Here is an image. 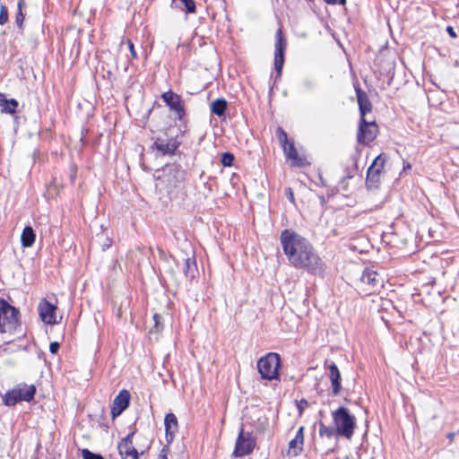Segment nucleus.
Wrapping results in <instances>:
<instances>
[{"instance_id":"nucleus-22","label":"nucleus","mask_w":459,"mask_h":459,"mask_svg":"<svg viewBox=\"0 0 459 459\" xmlns=\"http://www.w3.org/2000/svg\"><path fill=\"white\" fill-rule=\"evenodd\" d=\"M36 239V234L30 226H26L21 235V243L23 247H30Z\"/></svg>"},{"instance_id":"nucleus-15","label":"nucleus","mask_w":459,"mask_h":459,"mask_svg":"<svg viewBox=\"0 0 459 459\" xmlns=\"http://www.w3.org/2000/svg\"><path fill=\"white\" fill-rule=\"evenodd\" d=\"M360 281L368 286L367 290L368 292H373L383 287V279L375 270L370 268H366L363 271L360 276Z\"/></svg>"},{"instance_id":"nucleus-14","label":"nucleus","mask_w":459,"mask_h":459,"mask_svg":"<svg viewBox=\"0 0 459 459\" xmlns=\"http://www.w3.org/2000/svg\"><path fill=\"white\" fill-rule=\"evenodd\" d=\"M385 159L382 155H378L368 169L367 171V185L373 186L379 183L380 174L384 169Z\"/></svg>"},{"instance_id":"nucleus-3","label":"nucleus","mask_w":459,"mask_h":459,"mask_svg":"<svg viewBox=\"0 0 459 459\" xmlns=\"http://www.w3.org/2000/svg\"><path fill=\"white\" fill-rule=\"evenodd\" d=\"M333 424L337 429V437L351 439L357 427L356 417L344 406L332 411Z\"/></svg>"},{"instance_id":"nucleus-17","label":"nucleus","mask_w":459,"mask_h":459,"mask_svg":"<svg viewBox=\"0 0 459 459\" xmlns=\"http://www.w3.org/2000/svg\"><path fill=\"white\" fill-rule=\"evenodd\" d=\"M130 393L124 389L115 397L111 407V415L113 418L119 416L129 405Z\"/></svg>"},{"instance_id":"nucleus-25","label":"nucleus","mask_w":459,"mask_h":459,"mask_svg":"<svg viewBox=\"0 0 459 459\" xmlns=\"http://www.w3.org/2000/svg\"><path fill=\"white\" fill-rule=\"evenodd\" d=\"M318 434L321 437L332 439L333 437L337 436V429L334 426L332 428L320 421Z\"/></svg>"},{"instance_id":"nucleus-19","label":"nucleus","mask_w":459,"mask_h":459,"mask_svg":"<svg viewBox=\"0 0 459 459\" xmlns=\"http://www.w3.org/2000/svg\"><path fill=\"white\" fill-rule=\"evenodd\" d=\"M360 119L366 118V114L372 110V104L368 99V94L360 89L359 86L355 87Z\"/></svg>"},{"instance_id":"nucleus-27","label":"nucleus","mask_w":459,"mask_h":459,"mask_svg":"<svg viewBox=\"0 0 459 459\" xmlns=\"http://www.w3.org/2000/svg\"><path fill=\"white\" fill-rule=\"evenodd\" d=\"M184 6V10L188 13H195L196 11L194 0H179Z\"/></svg>"},{"instance_id":"nucleus-36","label":"nucleus","mask_w":459,"mask_h":459,"mask_svg":"<svg viewBox=\"0 0 459 459\" xmlns=\"http://www.w3.org/2000/svg\"><path fill=\"white\" fill-rule=\"evenodd\" d=\"M286 195L290 203H295L294 193L290 187L286 189Z\"/></svg>"},{"instance_id":"nucleus-20","label":"nucleus","mask_w":459,"mask_h":459,"mask_svg":"<svg viewBox=\"0 0 459 459\" xmlns=\"http://www.w3.org/2000/svg\"><path fill=\"white\" fill-rule=\"evenodd\" d=\"M329 369V379L332 385V394L333 395H338L342 391V384H341V373L334 362H332L328 366Z\"/></svg>"},{"instance_id":"nucleus-2","label":"nucleus","mask_w":459,"mask_h":459,"mask_svg":"<svg viewBox=\"0 0 459 459\" xmlns=\"http://www.w3.org/2000/svg\"><path fill=\"white\" fill-rule=\"evenodd\" d=\"M186 174L179 164H167L161 169L156 170L153 175L157 181L156 187L171 198L177 197L184 189Z\"/></svg>"},{"instance_id":"nucleus-44","label":"nucleus","mask_w":459,"mask_h":459,"mask_svg":"<svg viewBox=\"0 0 459 459\" xmlns=\"http://www.w3.org/2000/svg\"><path fill=\"white\" fill-rule=\"evenodd\" d=\"M411 168L410 163H406L403 165V169H410Z\"/></svg>"},{"instance_id":"nucleus-6","label":"nucleus","mask_w":459,"mask_h":459,"mask_svg":"<svg viewBox=\"0 0 459 459\" xmlns=\"http://www.w3.org/2000/svg\"><path fill=\"white\" fill-rule=\"evenodd\" d=\"M276 134L278 140L282 146L284 154L287 160L290 161V165L292 167L301 168L309 164L307 161V159L298 152L294 142L288 140V135L281 127L277 128Z\"/></svg>"},{"instance_id":"nucleus-8","label":"nucleus","mask_w":459,"mask_h":459,"mask_svg":"<svg viewBox=\"0 0 459 459\" xmlns=\"http://www.w3.org/2000/svg\"><path fill=\"white\" fill-rule=\"evenodd\" d=\"M274 48V69L276 70L277 74L276 79H280L284 65V53L287 48V41L281 28L277 30L275 34Z\"/></svg>"},{"instance_id":"nucleus-37","label":"nucleus","mask_w":459,"mask_h":459,"mask_svg":"<svg viewBox=\"0 0 459 459\" xmlns=\"http://www.w3.org/2000/svg\"><path fill=\"white\" fill-rule=\"evenodd\" d=\"M168 452H169V448L163 447L160 450L157 459H167Z\"/></svg>"},{"instance_id":"nucleus-5","label":"nucleus","mask_w":459,"mask_h":459,"mask_svg":"<svg viewBox=\"0 0 459 459\" xmlns=\"http://www.w3.org/2000/svg\"><path fill=\"white\" fill-rule=\"evenodd\" d=\"M280 367L281 358L280 355L275 352H269L257 361L258 372L261 378L265 380L278 379Z\"/></svg>"},{"instance_id":"nucleus-40","label":"nucleus","mask_w":459,"mask_h":459,"mask_svg":"<svg viewBox=\"0 0 459 459\" xmlns=\"http://www.w3.org/2000/svg\"><path fill=\"white\" fill-rule=\"evenodd\" d=\"M25 5H26L25 0H18L17 10L22 11V8L25 7Z\"/></svg>"},{"instance_id":"nucleus-23","label":"nucleus","mask_w":459,"mask_h":459,"mask_svg":"<svg viewBox=\"0 0 459 459\" xmlns=\"http://www.w3.org/2000/svg\"><path fill=\"white\" fill-rule=\"evenodd\" d=\"M197 271L196 263L195 257H187L184 261L183 272L186 278L193 279L195 278V273Z\"/></svg>"},{"instance_id":"nucleus-26","label":"nucleus","mask_w":459,"mask_h":459,"mask_svg":"<svg viewBox=\"0 0 459 459\" xmlns=\"http://www.w3.org/2000/svg\"><path fill=\"white\" fill-rule=\"evenodd\" d=\"M2 107L3 111L9 114H13L18 107V102L14 99L5 100Z\"/></svg>"},{"instance_id":"nucleus-28","label":"nucleus","mask_w":459,"mask_h":459,"mask_svg":"<svg viewBox=\"0 0 459 459\" xmlns=\"http://www.w3.org/2000/svg\"><path fill=\"white\" fill-rule=\"evenodd\" d=\"M82 457L83 459H105L101 455L92 453L87 448L82 450Z\"/></svg>"},{"instance_id":"nucleus-34","label":"nucleus","mask_w":459,"mask_h":459,"mask_svg":"<svg viewBox=\"0 0 459 459\" xmlns=\"http://www.w3.org/2000/svg\"><path fill=\"white\" fill-rule=\"evenodd\" d=\"M127 45H128V48H129V51H130L132 58L136 59L137 58V54H136V51L134 49L133 42L131 40H128L127 41Z\"/></svg>"},{"instance_id":"nucleus-21","label":"nucleus","mask_w":459,"mask_h":459,"mask_svg":"<svg viewBox=\"0 0 459 459\" xmlns=\"http://www.w3.org/2000/svg\"><path fill=\"white\" fill-rule=\"evenodd\" d=\"M166 439L171 442L174 438V434L178 431V420L175 414L168 413L164 419Z\"/></svg>"},{"instance_id":"nucleus-12","label":"nucleus","mask_w":459,"mask_h":459,"mask_svg":"<svg viewBox=\"0 0 459 459\" xmlns=\"http://www.w3.org/2000/svg\"><path fill=\"white\" fill-rule=\"evenodd\" d=\"M377 134V126L375 121L368 122L366 118L359 119L357 134L358 142L363 144L371 143Z\"/></svg>"},{"instance_id":"nucleus-10","label":"nucleus","mask_w":459,"mask_h":459,"mask_svg":"<svg viewBox=\"0 0 459 459\" xmlns=\"http://www.w3.org/2000/svg\"><path fill=\"white\" fill-rule=\"evenodd\" d=\"M161 99L164 103L175 113V117L181 120L186 115L185 103L180 95L171 90L162 93Z\"/></svg>"},{"instance_id":"nucleus-24","label":"nucleus","mask_w":459,"mask_h":459,"mask_svg":"<svg viewBox=\"0 0 459 459\" xmlns=\"http://www.w3.org/2000/svg\"><path fill=\"white\" fill-rule=\"evenodd\" d=\"M228 108V102L224 99H217L211 104V110L213 114L218 117H221L225 114Z\"/></svg>"},{"instance_id":"nucleus-1","label":"nucleus","mask_w":459,"mask_h":459,"mask_svg":"<svg viewBox=\"0 0 459 459\" xmlns=\"http://www.w3.org/2000/svg\"><path fill=\"white\" fill-rule=\"evenodd\" d=\"M281 244L290 265L311 274H320L325 263L310 242L292 230H284L280 236Z\"/></svg>"},{"instance_id":"nucleus-11","label":"nucleus","mask_w":459,"mask_h":459,"mask_svg":"<svg viewBox=\"0 0 459 459\" xmlns=\"http://www.w3.org/2000/svg\"><path fill=\"white\" fill-rule=\"evenodd\" d=\"M180 146V142L176 137H157L152 145L161 155H174Z\"/></svg>"},{"instance_id":"nucleus-45","label":"nucleus","mask_w":459,"mask_h":459,"mask_svg":"<svg viewBox=\"0 0 459 459\" xmlns=\"http://www.w3.org/2000/svg\"><path fill=\"white\" fill-rule=\"evenodd\" d=\"M353 176L351 173H348L344 178H351Z\"/></svg>"},{"instance_id":"nucleus-43","label":"nucleus","mask_w":459,"mask_h":459,"mask_svg":"<svg viewBox=\"0 0 459 459\" xmlns=\"http://www.w3.org/2000/svg\"><path fill=\"white\" fill-rule=\"evenodd\" d=\"M111 246V240L110 239H108V242H106V244L104 245V248H108Z\"/></svg>"},{"instance_id":"nucleus-33","label":"nucleus","mask_w":459,"mask_h":459,"mask_svg":"<svg viewBox=\"0 0 459 459\" xmlns=\"http://www.w3.org/2000/svg\"><path fill=\"white\" fill-rule=\"evenodd\" d=\"M161 320L162 316L160 314L155 313L153 315L154 326L157 331H160L163 327Z\"/></svg>"},{"instance_id":"nucleus-7","label":"nucleus","mask_w":459,"mask_h":459,"mask_svg":"<svg viewBox=\"0 0 459 459\" xmlns=\"http://www.w3.org/2000/svg\"><path fill=\"white\" fill-rule=\"evenodd\" d=\"M36 393V387L33 385L20 384L15 388L7 391L3 397L4 403L7 406H13L19 402H30L33 400Z\"/></svg>"},{"instance_id":"nucleus-9","label":"nucleus","mask_w":459,"mask_h":459,"mask_svg":"<svg viewBox=\"0 0 459 459\" xmlns=\"http://www.w3.org/2000/svg\"><path fill=\"white\" fill-rule=\"evenodd\" d=\"M255 446V440L250 432L240 429L235 445L233 455L236 457H242L252 453Z\"/></svg>"},{"instance_id":"nucleus-38","label":"nucleus","mask_w":459,"mask_h":459,"mask_svg":"<svg viewBox=\"0 0 459 459\" xmlns=\"http://www.w3.org/2000/svg\"><path fill=\"white\" fill-rule=\"evenodd\" d=\"M328 4H341L344 5L346 4V0H325Z\"/></svg>"},{"instance_id":"nucleus-16","label":"nucleus","mask_w":459,"mask_h":459,"mask_svg":"<svg viewBox=\"0 0 459 459\" xmlns=\"http://www.w3.org/2000/svg\"><path fill=\"white\" fill-rule=\"evenodd\" d=\"M39 315L41 320L48 325L56 324V307L46 299L40 300L38 306Z\"/></svg>"},{"instance_id":"nucleus-18","label":"nucleus","mask_w":459,"mask_h":459,"mask_svg":"<svg viewBox=\"0 0 459 459\" xmlns=\"http://www.w3.org/2000/svg\"><path fill=\"white\" fill-rule=\"evenodd\" d=\"M304 429L305 428L303 426L299 427L294 438L290 440L287 450V455L289 457H296L303 451Z\"/></svg>"},{"instance_id":"nucleus-35","label":"nucleus","mask_w":459,"mask_h":459,"mask_svg":"<svg viewBox=\"0 0 459 459\" xmlns=\"http://www.w3.org/2000/svg\"><path fill=\"white\" fill-rule=\"evenodd\" d=\"M60 348V345L57 342H53L49 345V351L53 354L56 353Z\"/></svg>"},{"instance_id":"nucleus-13","label":"nucleus","mask_w":459,"mask_h":459,"mask_svg":"<svg viewBox=\"0 0 459 459\" xmlns=\"http://www.w3.org/2000/svg\"><path fill=\"white\" fill-rule=\"evenodd\" d=\"M134 435V432L129 433L118 443L117 448L121 459H139L140 455L143 453H139L133 445Z\"/></svg>"},{"instance_id":"nucleus-29","label":"nucleus","mask_w":459,"mask_h":459,"mask_svg":"<svg viewBox=\"0 0 459 459\" xmlns=\"http://www.w3.org/2000/svg\"><path fill=\"white\" fill-rule=\"evenodd\" d=\"M24 19H25V14L23 13V12L21 10H17L16 14H15V24L21 31L23 30Z\"/></svg>"},{"instance_id":"nucleus-32","label":"nucleus","mask_w":459,"mask_h":459,"mask_svg":"<svg viewBox=\"0 0 459 459\" xmlns=\"http://www.w3.org/2000/svg\"><path fill=\"white\" fill-rule=\"evenodd\" d=\"M308 406V403L306 399L302 398L300 401L297 402V409L299 411V415L301 416L305 411V409Z\"/></svg>"},{"instance_id":"nucleus-4","label":"nucleus","mask_w":459,"mask_h":459,"mask_svg":"<svg viewBox=\"0 0 459 459\" xmlns=\"http://www.w3.org/2000/svg\"><path fill=\"white\" fill-rule=\"evenodd\" d=\"M20 312L5 299H0V333H12L20 325Z\"/></svg>"},{"instance_id":"nucleus-42","label":"nucleus","mask_w":459,"mask_h":459,"mask_svg":"<svg viewBox=\"0 0 459 459\" xmlns=\"http://www.w3.org/2000/svg\"><path fill=\"white\" fill-rule=\"evenodd\" d=\"M454 437H455V433L454 432H450L447 434L446 437L452 441L454 439Z\"/></svg>"},{"instance_id":"nucleus-39","label":"nucleus","mask_w":459,"mask_h":459,"mask_svg":"<svg viewBox=\"0 0 459 459\" xmlns=\"http://www.w3.org/2000/svg\"><path fill=\"white\" fill-rule=\"evenodd\" d=\"M446 30V32L448 33V35L451 38H456L457 37L456 32L455 31V30H454V28L452 26H447Z\"/></svg>"},{"instance_id":"nucleus-41","label":"nucleus","mask_w":459,"mask_h":459,"mask_svg":"<svg viewBox=\"0 0 459 459\" xmlns=\"http://www.w3.org/2000/svg\"><path fill=\"white\" fill-rule=\"evenodd\" d=\"M303 84H304V86H305L306 88H311V87H313V85H314V83H313V82H312L311 80H305V81L303 82Z\"/></svg>"},{"instance_id":"nucleus-30","label":"nucleus","mask_w":459,"mask_h":459,"mask_svg":"<svg viewBox=\"0 0 459 459\" xmlns=\"http://www.w3.org/2000/svg\"><path fill=\"white\" fill-rule=\"evenodd\" d=\"M234 161V155L230 152H224L221 157V164L224 167H230Z\"/></svg>"},{"instance_id":"nucleus-46","label":"nucleus","mask_w":459,"mask_h":459,"mask_svg":"<svg viewBox=\"0 0 459 459\" xmlns=\"http://www.w3.org/2000/svg\"><path fill=\"white\" fill-rule=\"evenodd\" d=\"M74 177H75L74 175H71V178L73 181L74 180Z\"/></svg>"},{"instance_id":"nucleus-31","label":"nucleus","mask_w":459,"mask_h":459,"mask_svg":"<svg viewBox=\"0 0 459 459\" xmlns=\"http://www.w3.org/2000/svg\"><path fill=\"white\" fill-rule=\"evenodd\" d=\"M8 22V10L4 4H0V25H4Z\"/></svg>"}]
</instances>
